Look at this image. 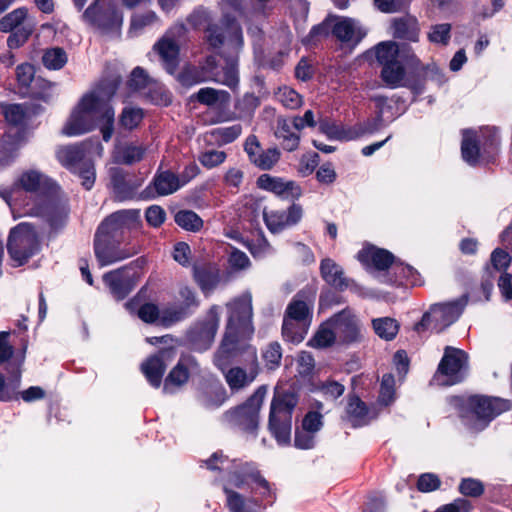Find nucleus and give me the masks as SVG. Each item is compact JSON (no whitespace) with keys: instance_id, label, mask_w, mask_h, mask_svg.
<instances>
[{"instance_id":"62","label":"nucleus","mask_w":512,"mask_h":512,"mask_svg":"<svg viewBox=\"0 0 512 512\" xmlns=\"http://www.w3.org/2000/svg\"><path fill=\"white\" fill-rule=\"evenodd\" d=\"M440 485V478L433 473H423L419 476L417 481L418 490L424 493L435 491Z\"/></svg>"},{"instance_id":"61","label":"nucleus","mask_w":512,"mask_h":512,"mask_svg":"<svg viewBox=\"0 0 512 512\" xmlns=\"http://www.w3.org/2000/svg\"><path fill=\"white\" fill-rule=\"evenodd\" d=\"M224 492L226 494L227 507L232 512H241L242 510L248 508L247 501L243 498V496L228 486H224Z\"/></svg>"},{"instance_id":"31","label":"nucleus","mask_w":512,"mask_h":512,"mask_svg":"<svg viewBox=\"0 0 512 512\" xmlns=\"http://www.w3.org/2000/svg\"><path fill=\"white\" fill-rule=\"evenodd\" d=\"M384 111L380 109L377 116L355 125L347 134L346 140H352L367 134H374L384 126Z\"/></svg>"},{"instance_id":"10","label":"nucleus","mask_w":512,"mask_h":512,"mask_svg":"<svg viewBox=\"0 0 512 512\" xmlns=\"http://www.w3.org/2000/svg\"><path fill=\"white\" fill-rule=\"evenodd\" d=\"M220 320V307L212 306L203 320L196 323L188 337L195 350H207L214 341Z\"/></svg>"},{"instance_id":"7","label":"nucleus","mask_w":512,"mask_h":512,"mask_svg":"<svg viewBox=\"0 0 512 512\" xmlns=\"http://www.w3.org/2000/svg\"><path fill=\"white\" fill-rule=\"evenodd\" d=\"M468 368V355L461 349L446 346L434 380L439 385L450 386L461 382Z\"/></svg>"},{"instance_id":"37","label":"nucleus","mask_w":512,"mask_h":512,"mask_svg":"<svg viewBox=\"0 0 512 512\" xmlns=\"http://www.w3.org/2000/svg\"><path fill=\"white\" fill-rule=\"evenodd\" d=\"M338 338L336 330L331 324V319L322 324L314 337L309 341V345L315 348H326L332 345Z\"/></svg>"},{"instance_id":"16","label":"nucleus","mask_w":512,"mask_h":512,"mask_svg":"<svg viewBox=\"0 0 512 512\" xmlns=\"http://www.w3.org/2000/svg\"><path fill=\"white\" fill-rule=\"evenodd\" d=\"M195 397L197 403L207 410L219 408L228 398L226 389L219 381L201 383Z\"/></svg>"},{"instance_id":"26","label":"nucleus","mask_w":512,"mask_h":512,"mask_svg":"<svg viewBox=\"0 0 512 512\" xmlns=\"http://www.w3.org/2000/svg\"><path fill=\"white\" fill-rule=\"evenodd\" d=\"M358 260L366 265H373L378 270H385L393 263L394 256L387 250L370 247L357 254Z\"/></svg>"},{"instance_id":"59","label":"nucleus","mask_w":512,"mask_h":512,"mask_svg":"<svg viewBox=\"0 0 512 512\" xmlns=\"http://www.w3.org/2000/svg\"><path fill=\"white\" fill-rule=\"evenodd\" d=\"M109 101H105L103 109L100 113V119L104 121V125L101 128L102 136L104 141H109L113 134V123H114V110L108 104Z\"/></svg>"},{"instance_id":"48","label":"nucleus","mask_w":512,"mask_h":512,"mask_svg":"<svg viewBox=\"0 0 512 512\" xmlns=\"http://www.w3.org/2000/svg\"><path fill=\"white\" fill-rule=\"evenodd\" d=\"M145 149L142 146H125L116 153V161L123 164H133L142 160Z\"/></svg>"},{"instance_id":"28","label":"nucleus","mask_w":512,"mask_h":512,"mask_svg":"<svg viewBox=\"0 0 512 512\" xmlns=\"http://www.w3.org/2000/svg\"><path fill=\"white\" fill-rule=\"evenodd\" d=\"M320 272L322 278L331 286L343 290L348 287V280L344 277L342 268L330 258L321 261Z\"/></svg>"},{"instance_id":"36","label":"nucleus","mask_w":512,"mask_h":512,"mask_svg":"<svg viewBox=\"0 0 512 512\" xmlns=\"http://www.w3.org/2000/svg\"><path fill=\"white\" fill-rule=\"evenodd\" d=\"M381 77L391 88L404 86L405 69L400 61H396L382 68Z\"/></svg>"},{"instance_id":"22","label":"nucleus","mask_w":512,"mask_h":512,"mask_svg":"<svg viewBox=\"0 0 512 512\" xmlns=\"http://www.w3.org/2000/svg\"><path fill=\"white\" fill-rule=\"evenodd\" d=\"M248 482L254 483L257 490L264 496L272 497V489L269 482L263 478L258 471L239 473L233 471L229 474L227 483L224 486L243 488Z\"/></svg>"},{"instance_id":"5","label":"nucleus","mask_w":512,"mask_h":512,"mask_svg":"<svg viewBox=\"0 0 512 512\" xmlns=\"http://www.w3.org/2000/svg\"><path fill=\"white\" fill-rule=\"evenodd\" d=\"M297 405L294 394L284 393L274 396L269 415V430L279 445H288L291 440L292 411Z\"/></svg>"},{"instance_id":"15","label":"nucleus","mask_w":512,"mask_h":512,"mask_svg":"<svg viewBox=\"0 0 512 512\" xmlns=\"http://www.w3.org/2000/svg\"><path fill=\"white\" fill-rule=\"evenodd\" d=\"M331 324L342 343H352L360 337V326L357 317L350 309H344L331 318Z\"/></svg>"},{"instance_id":"32","label":"nucleus","mask_w":512,"mask_h":512,"mask_svg":"<svg viewBox=\"0 0 512 512\" xmlns=\"http://www.w3.org/2000/svg\"><path fill=\"white\" fill-rule=\"evenodd\" d=\"M347 420L354 426L368 422V409L357 396H350L346 408Z\"/></svg>"},{"instance_id":"20","label":"nucleus","mask_w":512,"mask_h":512,"mask_svg":"<svg viewBox=\"0 0 512 512\" xmlns=\"http://www.w3.org/2000/svg\"><path fill=\"white\" fill-rule=\"evenodd\" d=\"M233 357L234 356H231L226 360V363L221 370L224 374L225 381L229 386L230 390L235 392L249 386L256 379L258 375V370L256 366L250 367L249 370H245L238 366L231 367L225 370L228 361Z\"/></svg>"},{"instance_id":"51","label":"nucleus","mask_w":512,"mask_h":512,"mask_svg":"<svg viewBox=\"0 0 512 512\" xmlns=\"http://www.w3.org/2000/svg\"><path fill=\"white\" fill-rule=\"evenodd\" d=\"M28 15V9L19 8L7 14L0 20V31L10 32L18 27Z\"/></svg>"},{"instance_id":"34","label":"nucleus","mask_w":512,"mask_h":512,"mask_svg":"<svg viewBox=\"0 0 512 512\" xmlns=\"http://www.w3.org/2000/svg\"><path fill=\"white\" fill-rule=\"evenodd\" d=\"M311 317V307L310 305L299 299V295L293 298V300L288 304L284 318L297 320L300 322L310 324Z\"/></svg>"},{"instance_id":"24","label":"nucleus","mask_w":512,"mask_h":512,"mask_svg":"<svg viewBox=\"0 0 512 512\" xmlns=\"http://www.w3.org/2000/svg\"><path fill=\"white\" fill-rule=\"evenodd\" d=\"M172 356V350H162L159 354L150 357L141 365L142 372L152 386L156 388L160 386L166 369L165 359Z\"/></svg>"},{"instance_id":"4","label":"nucleus","mask_w":512,"mask_h":512,"mask_svg":"<svg viewBox=\"0 0 512 512\" xmlns=\"http://www.w3.org/2000/svg\"><path fill=\"white\" fill-rule=\"evenodd\" d=\"M507 399L488 396H471L463 406L462 418L465 424L475 431L483 430L495 417L510 410Z\"/></svg>"},{"instance_id":"17","label":"nucleus","mask_w":512,"mask_h":512,"mask_svg":"<svg viewBox=\"0 0 512 512\" xmlns=\"http://www.w3.org/2000/svg\"><path fill=\"white\" fill-rule=\"evenodd\" d=\"M140 213L137 209L119 210L109 215L98 227L100 233L117 235L123 229H132L138 226Z\"/></svg>"},{"instance_id":"56","label":"nucleus","mask_w":512,"mask_h":512,"mask_svg":"<svg viewBox=\"0 0 512 512\" xmlns=\"http://www.w3.org/2000/svg\"><path fill=\"white\" fill-rule=\"evenodd\" d=\"M194 277L204 292L213 290L218 282V275L206 269H194Z\"/></svg>"},{"instance_id":"44","label":"nucleus","mask_w":512,"mask_h":512,"mask_svg":"<svg viewBox=\"0 0 512 512\" xmlns=\"http://www.w3.org/2000/svg\"><path fill=\"white\" fill-rule=\"evenodd\" d=\"M52 83L43 78H34V102L41 100L44 103H49L52 98ZM43 111L40 105L34 103V115Z\"/></svg>"},{"instance_id":"19","label":"nucleus","mask_w":512,"mask_h":512,"mask_svg":"<svg viewBox=\"0 0 512 512\" xmlns=\"http://www.w3.org/2000/svg\"><path fill=\"white\" fill-rule=\"evenodd\" d=\"M87 142L59 146L55 151L58 162L71 172H76L78 166L86 159Z\"/></svg>"},{"instance_id":"9","label":"nucleus","mask_w":512,"mask_h":512,"mask_svg":"<svg viewBox=\"0 0 512 512\" xmlns=\"http://www.w3.org/2000/svg\"><path fill=\"white\" fill-rule=\"evenodd\" d=\"M83 18L88 24L106 34L118 33L123 24V15L116 7L102 8L98 1L86 9Z\"/></svg>"},{"instance_id":"11","label":"nucleus","mask_w":512,"mask_h":512,"mask_svg":"<svg viewBox=\"0 0 512 512\" xmlns=\"http://www.w3.org/2000/svg\"><path fill=\"white\" fill-rule=\"evenodd\" d=\"M7 249L11 258L18 264H24L32 251V226L20 223L10 231Z\"/></svg>"},{"instance_id":"35","label":"nucleus","mask_w":512,"mask_h":512,"mask_svg":"<svg viewBox=\"0 0 512 512\" xmlns=\"http://www.w3.org/2000/svg\"><path fill=\"white\" fill-rule=\"evenodd\" d=\"M376 59L382 65V68L386 65L392 64L399 61L400 47L394 41L381 42L376 46Z\"/></svg>"},{"instance_id":"25","label":"nucleus","mask_w":512,"mask_h":512,"mask_svg":"<svg viewBox=\"0 0 512 512\" xmlns=\"http://www.w3.org/2000/svg\"><path fill=\"white\" fill-rule=\"evenodd\" d=\"M391 29L394 38L410 42H418L419 40V22L412 15L394 18L391 22Z\"/></svg>"},{"instance_id":"8","label":"nucleus","mask_w":512,"mask_h":512,"mask_svg":"<svg viewBox=\"0 0 512 512\" xmlns=\"http://www.w3.org/2000/svg\"><path fill=\"white\" fill-rule=\"evenodd\" d=\"M464 305L465 304L459 300L433 305L430 310L423 315L421 321L415 325V330L417 332L425 330L441 332L459 318Z\"/></svg>"},{"instance_id":"3","label":"nucleus","mask_w":512,"mask_h":512,"mask_svg":"<svg viewBox=\"0 0 512 512\" xmlns=\"http://www.w3.org/2000/svg\"><path fill=\"white\" fill-rule=\"evenodd\" d=\"M34 216L44 219L52 228L66 219L68 211L60 188L49 177L34 171Z\"/></svg>"},{"instance_id":"60","label":"nucleus","mask_w":512,"mask_h":512,"mask_svg":"<svg viewBox=\"0 0 512 512\" xmlns=\"http://www.w3.org/2000/svg\"><path fill=\"white\" fill-rule=\"evenodd\" d=\"M226 153L220 150H208L199 156V162L206 168L212 169L221 165L226 160Z\"/></svg>"},{"instance_id":"21","label":"nucleus","mask_w":512,"mask_h":512,"mask_svg":"<svg viewBox=\"0 0 512 512\" xmlns=\"http://www.w3.org/2000/svg\"><path fill=\"white\" fill-rule=\"evenodd\" d=\"M164 69L173 74L179 65V43L168 40V37H161L153 46Z\"/></svg>"},{"instance_id":"30","label":"nucleus","mask_w":512,"mask_h":512,"mask_svg":"<svg viewBox=\"0 0 512 512\" xmlns=\"http://www.w3.org/2000/svg\"><path fill=\"white\" fill-rule=\"evenodd\" d=\"M5 120L12 126L22 127L27 123L30 108L26 104H1Z\"/></svg>"},{"instance_id":"53","label":"nucleus","mask_w":512,"mask_h":512,"mask_svg":"<svg viewBox=\"0 0 512 512\" xmlns=\"http://www.w3.org/2000/svg\"><path fill=\"white\" fill-rule=\"evenodd\" d=\"M451 37V25L449 23L435 24L431 26L428 33V40L434 44L446 46Z\"/></svg>"},{"instance_id":"33","label":"nucleus","mask_w":512,"mask_h":512,"mask_svg":"<svg viewBox=\"0 0 512 512\" xmlns=\"http://www.w3.org/2000/svg\"><path fill=\"white\" fill-rule=\"evenodd\" d=\"M462 158L470 165H476L479 160V147L476 140V132L466 130L463 132L461 144Z\"/></svg>"},{"instance_id":"45","label":"nucleus","mask_w":512,"mask_h":512,"mask_svg":"<svg viewBox=\"0 0 512 512\" xmlns=\"http://www.w3.org/2000/svg\"><path fill=\"white\" fill-rule=\"evenodd\" d=\"M175 222L188 231H199L203 226L202 219L191 210H181L175 215Z\"/></svg>"},{"instance_id":"14","label":"nucleus","mask_w":512,"mask_h":512,"mask_svg":"<svg viewBox=\"0 0 512 512\" xmlns=\"http://www.w3.org/2000/svg\"><path fill=\"white\" fill-rule=\"evenodd\" d=\"M303 215V209L298 204H292L288 210L264 211V220L272 233H279L297 224Z\"/></svg>"},{"instance_id":"43","label":"nucleus","mask_w":512,"mask_h":512,"mask_svg":"<svg viewBox=\"0 0 512 512\" xmlns=\"http://www.w3.org/2000/svg\"><path fill=\"white\" fill-rule=\"evenodd\" d=\"M16 78L18 93L22 96H29L32 83V64L23 63L16 67Z\"/></svg>"},{"instance_id":"57","label":"nucleus","mask_w":512,"mask_h":512,"mask_svg":"<svg viewBox=\"0 0 512 512\" xmlns=\"http://www.w3.org/2000/svg\"><path fill=\"white\" fill-rule=\"evenodd\" d=\"M263 359L268 369L274 370L279 367L282 359V348L278 342L270 343L263 351Z\"/></svg>"},{"instance_id":"47","label":"nucleus","mask_w":512,"mask_h":512,"mask_svg":"<svg viewBox=\"0 0 512 512\" xmlns=\"http://www.w3.org/2000/svg\"><path fill=\"white\" fill-rule=\"evenodd\" d=\"M157 19V15L153 11H148L143 14H134L131 18L129 34L133 36L140 34L145 27L152 25Z\"/></svg>"},{"instance_id":"52","label":"nucleus","mask_w":512,"mask_h":512,"mask_svg":"<svg viewBox=\"0 0 512 512\" xmlns=\"http://www.w3.org/2000/svg\"><path fill=\"white\" fill-rule=\"evenodd\" d=\"M277 100L288 109H297L302 105V97L290 87H281L276 93Z\"/></svg>"},{"instance_id":"12","label":"nucleus","mask_w":512,"mask_h":512,"mask_svg":"<svg viewBox=\"0 0 512 512\" xmlns=\"http://www.w3.org/2000/svg\"><path fill=\"white\" fill-rule=\"evenodd\" d=\"M115 236L113 234L100 233V229H97L94 251L101 267L127 259L134 254L132 251L119 248L113 240Z\"/></svg>"},{"instance_id":"18","label":"nucleus","mask_w":512,"mask_h":512,"mask_svg":"<svg viewBox=\"0 0 512 512\" xmlns=\"http://www.w3.org/2000/svg\"><path fill=\"white\" fill-rule=\"evenodd\" d=\"M332 34L342 43L357 45L365 36V31L358 21L352 18H339L332 28Z\"/></svg>"},{"instance_id":"23","label":"nucleus","mask_w":512,"mask_h":512,"mask_svg":"<svg viewBox=\"0 0 512 512\" xmlns=\"http://www.w3.org/2000/svg\"><path fill=\"white\" fill-rule=\"evenodd\" d=\"M103 281L117 300L124 299L133 288L126 268H119L104 274Z\"/></svg>"},{"instance_id":"40","label":"nucleus","mask_w":512,"mask_h":512,"mask_svg":"<svg viewBox=\"0 0 512 512\" xmlns=\"http://www.w3.org/2000/svg\"><path fill=\"white\" fill-rule=\"evenodd\" d=\"M194 97L198 102L207 106L226 103L229 100V94L226 91L210 87L201 88Z\"/></svg>"},{"instance_id":"46","label":"nucleus","mask_w":512,"mask_h":512,"mask_svg":"<svg viewBox=\"0 0 512 512\" xmlns=\"http://www.w3.org/2000/svg\"><path fill=\"white\" fill-rule=\"evenodd\" d=\"M42 62L50 70H59L67 62L66 52L59 47L48 49L42 56Z\"/></svg>"},{"instance_id":"1","label":"nucleus","mask_w":512,"mask_h":512,"mask_svg":"<svg viewBox=\"0 0 512 512\" xmlns=\"http://www.w3.org/2000/svg\"><path fill=\"white\" fill-rule=\"evenodd\" d=\"M229 311L224 338L214 356V364L222 369L226 360L247 352L253 364L257 362L256 349L249 345L244 336L252 334V298L245 294L227 304Z\"/></svg>"},{"instance_id":"50","label":"nucleus","mask_w":512,"mask_h":512,"mask_svg":"<svg viewBox=\"0 0 512 512\" xmlns=\"http://www.w3.org/2000/svg\"><path fill=\"white\" fill-rule=\"evenodd\" d=\"M143 119V111L140 108L125 107L120 115V125L127 130L136 128Z\"/></svg>"},{"instance_id":"41","label":"nucleus","mask_w":512,"mask_h":512,"mask_svg":"<svg viewBox=\"0 0 512 512\" xmlns=\"http://www.w3.org/2000/svg\"><path fill=\"white\" fill-rule=\"evenodd\" d=\"M208 79V76L200 67L187 66L178 75V82L185 87H192Z\"/></svg>"},{"instance_id":"42","label":"nucleus","mask_w":512,"mask_h":512,"mask_svg":"<svg viewBox=\"0 0 512 512\" xmlns=\"http://www.w3.org/2000/svg\"><path fill=\"white\" fill-rule=\"evenodd\" d=\"M375 333L385 339L392 340L398 333L399 325L396 320L384 317L373 320Z\"/></svg>"},{"instance_id":"38","label":"nucleus","mask_w":512,"mask_h":512,"mask_svg":"<svg viewBox=\"0 0 512 512\" xmlns=\"http://www.w3.org/2000/svg\"><path fill=\"white\" fill-rule=\"evenodd\" d=\"M189 378L188 369L182 361H180L167 376L163 391L165 393H174L175 389L182 386Z\"/></svg>"},{"instance_id":"6","label":"nucleus","mask_w":512,"mask_h":512,"mask_svg":"<svg viewBox=\"0 0 512 512\" xmlns=\"http://www.w3.org/2000/svg\"><path fill=\"white\" fill-rule=\"evenodd\" d=\"M265 395L266 388L259 387L244 404L225 411L221 416L222 422L245 432L254 433L258 427L259 411Z\"/></svg>"},{"instance_id":"55","label":"nucleus","mask_w":512,"mask_h":512,"mask_svg":"<svg viewBox=\"0 0 512 512\" xmlns=\"http://www.w3.org/2000/svg\"><path fill=\"white\" fill-rule=\"evenodd\" d=\"M395 380L392 374H385L382 377L379 394V402L385 406L390 405L395 400Z\"/></svg>"},{"instance_id":"63","label":"nucleus","mask_w":512,"mask_h":512,"mask_svg":"<svg viewBox=\"0 0 512 512\" xmlns=\"http://www.w3.org/2000/svg\"><path fill=\"white\" fill-rule=\"evenodd\" d=\"M211 20L210 12L203 8L199 7L195 9L188 17L187 22L193 27V28H201V27H208Z\"/></svg>"},{"instance_id":"49","label":"nucleus","mask_w":512,"mask_h":512,"mask_svg":"<svg viewBox=\"0 0 512 512\" xmlns=\"http://www.w3.org/2000/svg\"><path fill=\"white\" fill-rule=\"evenodd\" d=\"M280 159V151L277 148L261 150L252 160V163L262 170H270Z\"/></svg>"},{"instance_id":"27","label":"nucleus","mask_w":512,"mask_h":512,"mask_svg":"<svg viewBox=\"0 0 512 512\" xmlns=\"http://www.w3.org/2000/svg\"><path fill=\"white\" fill-rule=\"evenodd\" d=\"M152 185L157 195L167 196L179 190L183 186V183H181V179L178 175L166 170L155 174Z\"/></svg>"},{"instance_id":"2","label":"nucleus","mask_w":512,"mask_h":512,"mask_svg":"<svg viewBox=\"0 0 512 512\" xmlns=\"http://www.w3.org/2000/svg\"><path fill=\"white\" fill-rule=\"evenodd\" d=\"M117 85L116 81L103 83L92 92L85 94L72 111L62 133L68 137H74L93 130L96 120L100 119L105 101L112 98Z\"/></svg>"},{"instance_id":"64","label":"nucleus","mask_w":512,"mask_h":512,"mask_svg":"<svg viewBox=\"0 0 512 512\" xmlns=\"http://www.w3.org/2000/svg\"><path fill=\"white\" fill-rule=\"evenodd\" d=\"M460 492L465 496L478 497L484 491L481 481L473 478L463 479L459 486Z\"/></svg>"},{"instance_id":"39","label":"nucleus","mask_w":512,"mask_h":512,"mask_svg":"<svg viewBox=\"0 0 512 512\" xmlns=\"http://www.w3.org/2000/svg\"><path fill=\"white\" fill-rule=\"evenodd\" d=\"M308 326V323L284 318L282 325L283 337L288 341L299 343L304 339Z\"/></svg>"},{"instance_id":"54","label":"nucleus","mask_w":512,"mask_h":512,"mask_svg":"<svg viewBox=\"0 0 512 512\" xmlns=\"http://www.w3.org/2000/svg\"><path fill=\"white\" fill-rule=\"evenodd\" d=\"M213 80L230 88H235L239 81L237 62L234 60L229 61L223 68V73L213 77Z\"/></svg>"},{"instance_id":"13","label":"nucleus","mask_w":512,"mask_h":512,"mask_svg":"<svg viewBox=\"0 0 512 512\" xmlns=\"http://www.w3.org/2000/svg\"><path fill=\"white\" fill-rule=\"evenodd\" d=\"M259 188L272 192L285 200H295L302 195V189L298 183L292 180H285L281 177L263 174L257 179Z\"/></svg>"},{"instance_id":"29","label":"nucleus","mask_w":512,"mask_h":512,"mask_svg":"<svg viewBox=\"0 0 512 512\" xmlns=\"http://www.w3.org/2000/svg\"><path fill=\"white\" fill-rule=\"evenodd\" d=\"M275 136L281 141L283 148L288 151H294L299 145L300 136L294 129L292 120L279 118L277 120Z\"/></svg>"},{"instance_id":"58","label":"nucleus","mask_w":512,"mask_h":512,"mask_svg":"<svg viewBox=\"0 0 512 512\" xmlns=\"http://www.w3.org/2000/svg\"><path fill=\"white\" fill-rule=\"evenodd\" d=\"M74 173L81 178L85 189L90 190L93 187L96 174L94 164L89 159H85Z\"/></svg>"}]
</instances>
